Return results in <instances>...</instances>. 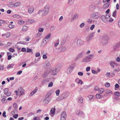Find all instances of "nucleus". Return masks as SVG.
I'll return each instance as SVG.
<instances>
[{
    "instance_id": "f257e3e1",
    "label": "nucleus",
    "mask_w": 120,
    "mask_h": 120,
    "mask_svg": "<svg viewBox=\"0 0 120 120\" xmlns=\"http://www.w3.org/2000/svg\"><path fill=\"white\" fill-rule=\"evenodd\" d=\"M94 55L93 54L90 55L88 56H86L83 58L82 60V62L83 63H88L91 61L94 57Z\"/></svg>"
},
{
    "instance_id": "f03ea898",
    "label": "nucleus",
    "mask_w": 120,
    "mask_h": 120,
    "mask_svg": "<svg viewBox=\"0 0 120 120\" xmlns=\"http://www.w3.org/2000/svg\"><path fill=\"white\" fill-rule=\"evenodd\" d=\"M49 6L48 5H46L45 6L42 14L43 15H46L48 14L49 10Z\"/></svg>"
},
{
    "instance_id": "7ed1b4c3",
    "label": "nucleus",
    "mask_w": 120,
    "mask_h": 120,
    "mask_svg": "<svg viewBox=\"0 0 120 120\" xmlns=\"http://www.w3.org/2000/svg\"><path fill=\"white\" fill-rule=\"evenodd\" d=\"M100 14L98 12H94L91 15V18L94 19H98L100 16Z\"/></svg>"
},
{
    "instance_id": "20e7f679",
    "label": "nucleus",
    "mask_w": 120,
    "mask_h": 120,
    "mask_svg": "<svg viewBox=\"0 0 120 120\" xmlns=\"http://www.w3.org/2000/svg\"><path fill=\"white\" fill-rule=\"evenodd\" d=\"M102 39L101 41V43L103 45H105L107 44L108 41L106 37H102Z\"/></svg>"
},
{
    "instance_id": "39448f33",
    "label": "nucleus",
    "mask_w": 120,
    "mask_h": 120,
    "mask_svg": "<svg viewBox=\"0 0 120 120\" xmlns=\"http://www.w3.org/2000/svg\"><path fill=\"white\" fill-rule=\"evenodd\" d=\"M85 55V53L84 51H82L80 52L76 58V60H77L83 57Z\"/></svg>"
},
{
    "instance_id": "423d86ee",
    "label": "nucleus",
    "mask_w": 120,
    "mask_h": 120,
    "mask_svg": "<svg viewBox=\"0 0 120 120\" xmlns=\"http://www.w3.org/2000/svg\"><path fill=\"white\" fill-rule=\"evenodd\" d=\"M94 34V33L93 32L89 34L86 37V40L87 41H89L91 40Z\"/></svg>"
},
{
    "instance_id": "0eeeda50",
    "label": "nucleus",
    "mask_w": 120,
    "mask_h": 120,
    "mask_svg": "<svg viewBox=\"0 0 120 120\" xmlns=\"http://www.w3.org/2000/svg\"><path fill=\"white\" fill-rule=\"evenodd\" d=\"M24 91L22 87H20L18 90V93L20 96L22 95L24 93Z\"/></svg>"
},
{
    "instance_id": "6e6552de",
    "label": "nucleus",
    "mask_w": 120,
    "mask_h": 120,
    "mask_svg": "<svg viewBox=\"0 0 120 120\" xmlns=\"http://www.w3.org/2000/svg\"><path fill=\"white\" fill-rule=\"evenodd\" d=\"M74 66L71 65L69 67L67 70V73L68 74H69L72 71L74 68Z\"/></svg>"
},
{
    "instance_id": "1a4fd4ad",
    "label": "nucleus",
    "mask_w": 120,
    "mask_h": 120,
    "mask_svg": "<svg viewBox=\"0 0 120 120\" xmlns=\"http://www.w3.org/2000/svg\"><path fill=\"white\" fill-rule=\"evenodd\" d=\"M110 17V16L106 15V16L102 15L101 16V20L104 22H106L107 20V19Z\"/></svg>"
},
{
    "instance_id": "9d476101",
    "label": "nucleus",
    "mask_w": 120,
    "mask_h": 120,
    "mask_svg": "<svg viewBox=\"0 0 120 120\" xmlns=\"http://www.w3.org/2000/svg\"><path fill=\"white\" fill-rule=\"evenodd\" d=\"M120 46V42H119L115 44L113 46V49L114 50H117L118 49Z\"/></svg>"
},
{
    "instance_id": "9b49d317",
    "label": "nucleus",
    "mask_w": 120,
    "mask_h": 120,
    "mask_svg": "<svg viewBox=\"0 0 120 120\" xmlns=\"http://www.w3.org/2000/svg\"><path fill=\"white\" fill-rule=\"evenodd\" d=\"M57 66L55 68L53 69L52 71V73L53 75H56L57 71L60 70V69H58L57 68Z\"/></svg>"
},
{
    "instance_id": "f8f14e48",
    "label": "nucleus",
    "mask_w": 120,
    "mask_h": 120,
    "mask_svg": "<svg viewBox=\"0 0 120 120\" xmlns=\"http://www.w3.org/2000/svg\"><path fill=\"white\" fill-rule=\"evenodd\" d=\"M51 100V98H45L43 101V103L45 105H47Z\"/></svg>"
},
{
    "instance_id": "ddd939ff",
    "label": "nucleus",
    "mask_w": 120,
    "mask_h": 120,
    "mask_svg": "<svg viewBox=\"0 0 120 120\" xmlns=\"http://www.w3.org/2000/svg\"><path fill=\"white\" fill-rule=\"evenodd\" d=\"M8 88H5L4 90V93L7 96H9L11 94V93L8 92Z\"/></svg>"
},
{
    "instance_id": "4468645a",
    "label": "nucleus",
    "mask_w": 120,
    "mask_h": 120,
    "mask_svg": "<svg viewBox=\"0 0 120 120\" xmlns=\"http://www.w3.org/2000/svg\"><path fill=\"white\" fill-rule=\"evenodd\" d=\"M68 96L67 94V93H64L61 96L59 97L60 98V100H61L66 98Z\"/></svg>"
},
{
    "instance_id": "2eb2a0df",
    "label": "nucleus",
    "mask_w": 120,
    "mask_h": 120,
    "mask_svg": "<svg viewBox=\"0 0 120 120\" xmlns=\"http://www.w3.org/2000/svg\"><path fill=\"white\" fill-rule=\"evenodd\" d=\"M83 44V41L81 40H78L77 42V44L78 46H80L82 45Z\"/></svg>"
},
{
    "instance_id": "dca6fc26",
    "label": "nucleus",
    "mask_w": 120,
    "mask_h": 120,
    "mask_svg": "<svg viewBox=\"0 0 120 120\" xmlns=\"http://www.w3.org/2000/svg\"><path fill=\"white\" fill-rule=\"evenodd\" d=\"M48 41L47 39H45V38L41 43V45L42 46H45L46 45V44L47 43Z\"/></svg>"
},
{
    "instance_id": "f3484780",
    "label": "nucleus",
    "mask_w": 120,
    "mask_h": 120,
    "mask_svg": "<svg viewBox=\"0 0 120 120\" xmlns=\"http://www.w3.org/2000/svg\"><path fill=\"white\" fill-rule=\"evenodd\" d=\"M95 9V6L93 5L90 6L89 7V10L90 11H94Z\"/></svg>"
},
{
    "instance_id": "a211bd4d",
    "label": "nucleus",
    "mask_w": 120,
    "mask_h": 120,
    "mask_svg": "<svg viewBox=\"0 0 120 120\" xmlns=\"http://www.w3.org/2000/svg\"><path fill=\"white\" fill-rule=\"evenodd\" d=\"M34 10V8L32 7H30L28 10V12L30 14H31L33 13Z\"/></svg>"
},
{
    "instance_id": "6ab92c4d",
    "label": "nucleus",
    "mask_w": 120,
    "mask_h": 120,
    "mask_svg": "<svg viewBox=\"0 0 120 120\" xmlns=\"http://www.w3.org/2000/svg\"><path fill=\"white\" fill-rule=\"evenodd\" d=\"M46 65L45 66V67L46 69H48L51 67V65L49 62H46L45 63Z\"/></svg>"
},
{
    "instance_id": "aec40b11",
    "label": "nucleus",
    "mask_w": 120,
    "mask_h": 120,
    "mask_svg": "<svg viewBox=\"0 0 120 120\" xmlns=\"http://www.w3.org/2000/svg\"><path fill=\"white\" fill-rule=\"evenodd\" d=\"M76 113L78 115H81L83 114V112L82 111H77L76 112Z\"/></svg>"
},
{
    "instance_id": "412c9836",
    "label": "nucleus",
    "mask_w": 120,
    "mask_h": 120,
    "mask_svg": "<svg viewBox=\"0 0 120 120\" xmlns=\"http://www.w3.org/2000/svg\"><path fill=\"white\" fill-rule=\"evenodd\" d=\"M109 3L107 2L106 4H105L104 6V8H108L109 6Z\"/></svg>"
},
{
    "instance_id": "4be33fe9",
    "label": "nucleus",
    "mask_w": 120,
    "mask_h": 120,
    "mask_svg": "<svg viewBox=\"0 0 120 120\" xmlns=\"http://www.w3.org/2000/svg\"><path fill=\"white\" fill-rule=\"evenodd\" d=\"M105 93L107 94H108L110 93H111V94H112V91L108 89L106 90H105Z\"/></svg>"
},
{
    "instance_id": "5701e85b",
    "label": "nucleus",
    "mask_w": 120,
    "mask_h": 120,
    "mask_svg": "<svg viewBox=\"0 0 120 120\" xmlns=\"http://www.w3.org/2000/svg\"><path fill=\"white\" fill-rule=\"evenodd\" d=\"M14 65L13 64H9L8 65V66L7 67V68L8 69H9L10 68H12Z\"/></svg>"
},
{
    "instance_id": "b1692460",
    "label": "nucleus",
    "mask_w": 120,
    "mask_h": 120,
    "mask_svg": "<svg viewBox=\"0 0 120 120\" xmlns=\"http://www.w3.org/2000/svg\"><path fill=\"white\" fill-rule=\"evenodd\" d=\"M78 17V15H77L75 14L74 16L72 17L71 19V20L72 21L73 20L75 19H76Z\"/></svg>"
},
{
    "instance_id": "393cba45",
    "label": "nucleus",
    "mask_w": 120,
    "mask_h": 120,
    "mask_svg": "<svg viewBox=\"0 0 120 120\" xmlns=\"http://www.w3.org/2000/svg\"><path fill=\"white\" fill-rule=\"evenodd\" d=\"M51 34L50 33H49L45 37V39L46 38L47 39V41H48L49 39L51 37Z\"/></svg>"
},
{
    "instance_id": "a878e982",
    "label": "nucleus",
    "mask_w": 120,
    "mask_h": 120,
    "mask_svg": "<svg viewBox=\"0 0 120 120\" xmlns=\"http://www.w3.org/2000/svg\"><path fill=\"white\" fill-rule=\"evenodd\" d=\"M83 98L82 97H80L79 98V103H82L83 102Z\"/></svg>"
},
{
    "instance_id": "bb28decb",
    "label": "nucleus",
    "mask_w": 120,
    "mask_h": 120,
    "mask_svg": "<svg viewBox=\"0 0 120 120\" xmlns=\"http://www.w3.org/2000/svg\"><path fill=\"white\" fill-rule=\"evenodd\" d=\"M104 91V89L103 88L99 89L98 91L99 93L101 94Z\"/></svg>"
},
{
    "instance_id": "cd10ccee",
    "label": "nucleus",
    "mask_w": 120,
    "mask_h": 120,
    "mask_svg": "<svg viewBox=\"0 0 120 120\" xmlns=\"http://www.w3.org/2000/svg\"><path fill=\"white\" fill-rule=\"evenodd\" d=\"M114 95L116 96L119 97L120 96V93L119 92H116L114 93Z\"/></svg>"
},
{
    "instance_id": "c85d7f7f",
    "label": "nucleus",
    "mask_w": 120,
    "mask_h": 120,
    "mask_svg": "<svg viewBox=\"0 0 120 120\" xmlns=\"http://www.w3.org/2000/svg\"><path fill=\"white\" fill-rule=\"evenodd\" d=\"M13 17L14 18H16L17 19H19L21 17V16L19 15L16 14L13 15Z\"/></svg>"
},
{
    "instance_id": "c756f323",
    "label": "nucleus",
    "mask_w": 120,
    "mask_h": 120,
    "mask_svg": "<svg viewBox=\"0 0 120 120\" xmlns=\"http://www.w3.org/2000/svg\"><path fill=\"white\" fill-rule=\"evenodd\" d=\"M28 22L30 23H33L35 22V20L34 19H29L28 21Z\"/></svg>"
},
{
    "instance_id": "7c9ffc66",
    "label": "nucleus",
    "mask_w": 120,
    "mask_h": 120,
    "mask_svg": "<svg viewBox=\"0 0 120 120\" xmlns=\"http://www.w3.org/2000/svg\"><path fill=\"white\" fill-rule=\"evenodd\" d=\"M21 2H17L14 4L15 7H17L19 6L21 4Z\"/></svg>"
},
{
    "instance_id": "2f4dec72",
    "label": "nucleus",
    "mask_w": 120,
    "mask_h": 120,
    "mask_svg": "<svg viewBox=\"0 0 120 120\" xmlns=\"http://www.w3.org/2000/svg\"><path fill=\"white\" fill-rule=\"evenodd\" d=\"M74 0H69L68 2V4L69 5H71L73 3Z\"/></svg>"
},
{
    "instance_id": "473e14b6",
    "label": "nucleus",
    "mask_w": 120,
    "mask_h": 120,
    "mask_svg": "<svg viewBox=\"0 0 120 120\" xmlns=\"http://www.w3.org/2000/svg\"><path fill=\"white\" fill-rule=\"evenodd\" d=\"M51 94L50 92H48L46 95L45 98H50L49 97L51 96Z\"/></svg>"
},
{
    "instance_id": "72a5a7b5",
    "label": "nucleus",
    "mask_w": 120,
    "mask_h": 120,
    "mask_svg": "<svg viewBox=\"0 0 120 120\" xmlns=\"http://www.w3.org/2000/svg\"><path fill=\"white\" fill-rule=\"evenodd\" d=\"M66 113L65 112H62V113L61 116L62 117H66Z\"/></svg>"
},
{
    "instance_id": "f704fd0d",
    "label": "nucleus",
    "mask_w": 120,
    "mask_h": 120,
    "mask_svg": "<svg viewBox=\"0 0 120 120\" xmlns=\"http://www.w3.org/2000/svg\"><path fill=\"white\" fill-rule=\"evenodd\" d=\"M27 27L26 26H24L22 28V30L23 31H26L27 30Z\"/></svg>"
},
{
    "instance_id": "c9c22d12",
    "label": "nucleus",
    "mask_w": 120,
    "mask_h": 120,
    "mask_svg": "<svg viewBox=\"0 0 120 120\" xmlns=\"http://www.w3.org/2000/svg\"><path fill=\"white\" fill-rule=\"evenodd\" d=\"M13 107L15 109H17L18 107V105L17 103H14L13 104Z\"/></svg>"
},
{
    "instance_id": "e433bc0d",
    "label": "nucleus",
    "mask_w": 120,
    "mask_h": 120,
    "mask_svg": "<svg viewBox=\"0 0 120 120\" xmlns=\"http://www.w3.org/2000/svg\"><path fill=\"white\" fill-rule=\"evenodd\" d=\"M55 108H52L51 110V112L52 114H53L55 111Z\"/></svg>"
},
{
    "instance_id": "4c0bfd02",
    "label": "nucleus",
    "mask_w": 120,
    "mask_h": 120,
    "mask_svg": "<svg viewBox=\"0 0 120 120\" xmlns=\"http://www.w3.org/2000/svg\"><path fill=\"white\" fill-rule=\"evenodd\" d=\"M24 22L21 20H19L18 22L19 24L20 25L23 24Z\"/></svg>"
},
{
    "instance_id": "58836bf2",
    "label": "nucleus",
    "mask_w": 120,
    "mask_h": 120,
    "mask_svg": "<svg viewBox=\"0 0 120 120\" xmlns=\"http://www.w3.org/2000/svg\"><path fill=\"white\" fill-rule=\"evenodd\" d=\"M17 112V110L16 109H14V110L12 111L11 112V114L12 115H14L15 113H16Z\"/></svg>"
},
{
    "instance_id": "ea45409f",
    "label": "nucleus",
    "mask_w": 120,
    "mask_h": 120,
    "mask_svg": "<svg viewBox=\"0 0 120 120\" xmlns=\"http://www.w3.org/2000/svg\"><path fill=\"white\" fill-rule=\"evenodd\" d=\"M1 101L3 103H6L7 102V100L5 98H2Z\"/></svg>"
},
{
    "instance_id": "a19ab883",
    "label": "nucleus",
    "mask_w": 120,
    "mask_h": 120,
    "mask_svg": "<svg viewBox=\"0 0 120 120\" xmlns=\"http://www.w3.org/2000/svg\"><path fill=\"white\" fill-rule=\"evenodd\" d=\"M56 28V27L54 26H52L50 28V30L51 31H53Z\"/></svg>"
},
{
    "instance_id": "79ce46f5",
    "label": "nucleus",
    "mask_w": 120,
    "mask_h": 120,
    "mask_svg": "<svg viewBox=\"0 0 120 120\" xmlns=\"http://www.w3.org/2000/svg\"><path fill=\"white\" fill-rule=\"evenodd\" d=\"M60 91L59 90H58L56 91L55 93H56V96H58L59 95Z\"/></svg>"
},
{
    "instance_id": "37998d69",
    "label": "nucleus",
    "mask_w": 120,
    "mask_h": 120,
    "mask_svg": "<svg viewBox=\"0 0 120 120\" xmlns=\"http://www.w3.org/2000/svg\"><path fill=\"white\" fill-rule=\"evenodd\" d=\"M48 73L47 72H45L43 74L42 76L43 77H45L47 75Z\"/></svg>"
},
{
    "instance_id": "c03bdc74",
    "label": "nucleus",
    "mask_w": 120,
    "mask_h": 120,
    "mask_svg": "<svg viewBox=\"0 0 120 120\" xmlns=\"http://www.w3.org/2000/svg\"><path fill=\"white\" fill-rule=\"evenodd\" d=\"M96 96L97 99H99L101 97V95L99 94H97L96 95Z\"/></svg>"
},
{
    "instance_id": "a18cd8bd",
    "label": "nucleus",
    "mask_w": 120,
    "mask_h": 120,
    "mask_svg": "<svg viewBox=\"0 0 120 120\" xmlns=\"http://www.w3.org/2000/svg\"><path fill=\"white\" fill-rule=\"evenodd\" d=\"M53 85V83L52 82H50L48 85V87H51Z\"/></svg>"
},
{
    "instance_id": "49530a36",
    "label": "nucleus",
    "mask_w": 120,
    "mask_h": 120,
    "mask_svg": "<svg viewBox=\"0 0 120 120\" xmlns=\"http://www.w3.org/2000/svg\"><path fill=\"white\" fill-rule=\"evenodd\" d=\"M38 89L37 87H36L35 89L32 92L34 93V94H35L37 91Z\"/></svg>"
},
{
    "instance_id": "de8ad7c7",
    "label": "nucleus",
    "mask_w": 120,
    "mask_h": 120,
    "mask_svg": "<svg viewBox=\"0 0 120 120\" xmlns=\"http://www.w3.org/2000/svg\"><path fill=\"white\" fill-rule=\"evenodd\" d=\"M8 26L10 28H12L14 27V25H13L11 24H9Z\"/></svg>"
},
{
    "instance_id": "09e8293b",
    "label": "nucleus",
    "mask_w": 120,
    "mask_h": 120,
    "mask_svg": "<svg viewBox=\"0 0 120 120\" xmlns=\"http://www.w3.org/2000/svg\"><path fill=\"white\" fill-rule=\"evenodd\" d=\"M8 6L10 8H13L15 7L14 4H10Z\"/></svg>"
},
{
    "instance_id": "8fccbe9b",
    "label": "nucleus",
    "mask_w": 120,
    "mask_h": 120,
    "mask_svg": "<svg viewBox=\"0 0 120 120\" xmlns=\"http://www.w3.org/2000/svg\"><path fill=\"white\" fill-rule=\"evenodd\" d=\"M10 33H8L7 34H5L6 35V37L7 38H8L10 36Z\"/></svg>"
},
{
    "instance_id": "3c124183",
    "label": "nucleus",
    "mask_w": 120,
    "mask_h": 120,
    "mask_svg": "<svg viewBox=\"0 0 120 120\" xmlns=\"http://www.w3.org/2000/svg\"><path fill=\"white\" fill-rule=\"evenodd\" d=\"M110 84L109 83H106L105 84V86L106 87H109L110 86Z\"/></svg>"
},
{
    "instance_id": "603ef678",
    "label": "nucleus",
    "mask_w": 120,
    "mask_h": 120,
    "mask_svg": "<svg viewBox=\"0 0 120 120\" xmlns=\"http://www.w3.org/2000/svg\"><path fill=\"white\" fill-rule=\"evenodd\" d=\"M66 49V47H64L62 48L61 49V51L63 52H64L65 51Z\"/></svg>"
},
{
    "instance_id": "864d4df0",
    "label": "nucleus",
    "mask_w": 120,
    "mask_h": 120,
    "mask_svg": "<svg viewBox=\"0 0 120 120\" xmlns=\"http://www.w3.org/2000/svg\"><path fill=\"white\" fill-rule=\"evenodd\" d=\"M40 55V54L38 52H37L36 53L35 56L36 57H39Z\"/></svg>"
},
{
    "instance_id": "5fc2aeb1",
    "label": "nucleus",
    "mask_w": 120,
    "mask_h": 120,
    "mask_svg": "<svg viewBox=\"0 0 120 120\" xmlns=\"http://www.w3.org/2000/svg\"><path fill=\"white\" fill-rule=\"evenodd\" d=\"M95 27V25L94 24L92 25L90 27V29L91 30H93Z\"/></svg>"
},
{
    "instance_id": "6e6d98bb",
    "label": "nucleus",
    "mask_w": 120,
    "mask_h": 120,
    "mask_svg": "<svg viewBox=\"0 0 120 120\" xmlns=\"http://www.w3.org/2000/svg\"><path fill=\"white\" fill-rule=\"evenodd\" d=\"M43 28H39L38 31L40 32H42L43 31Z\"/></svg>"
},
{
    "instance_id": "4d7b16f0",
    "label": "nucleus",
    "mask_w": 120,
    "mask_h": 120,
    "mask_svg": "<svg viewBox=\"0 0 120 120\" xmlns=\"http://www.w3.org/2000/svg\"><path fill=\"white\" fill-rule=\"evenodd\" d=\"M42 57L45 60L47 58V56L45 54L43 55Z\"/></svg>"
},
{
    "instance_id": "13d9d810",
    "label": "nucleus",
    "mask_w": 120,
    "mask_h": 120,
    "mask_svg": "<svg viewBox=\"0 0 120 120\" xmlns=\"http://www.w3.org/2000/svg\"><path fill=\"white\" fill-rule=\"evenodd\" d=\"M34 113L32 112L28 114L27 116H30L32 115H34Z\"/></svg>"
},
{
    "instance_id": "bf43d9fd",
    "label": "nucleus",
    "mask_w": 120,
    "mask_h": 120,
    "mask_svg": "<svg viewBox=\"0 0 120 120\" xmlns=\"http://www.w3.org/2000/svg\"><path fill=\"white\" fill-rule=\"evenodd\" d=\"M66 117H62L61 116V120H65Z\"/></svg>"
},
{
    "instance_id": "052dcab7",
    "label": "nucleus",
    "mask_w": 120,
    "mask_h": 120,
    "mask_svg": "<svg viewBox=\"0 0 120 120\" xmlns=\"http://www.w3.org/2000/svg\"><path fill=\"white\" fill-rule=\"evenodd\" d=\"M26 41H29L30 38L28 36L26 38H25Z\"/></svg>"
},
{
    "instance_id": "680f3d73",
    "label": "nucleus",
    "mask_w": 120,
    "mask_h": 120,
    "mask_svg": "<svg viewBox=\"0 0 120 120\" xmlns=\"http://www.w3.org/2000/svg\"><path fill=\"white\" fill-rule=\"evenodd\" d=\"M6 112L5 111H4L3 112V114H2L3 116L4 117H6Z\"/></svg>"
},
{
    "instance_id": "e2e57ef3",
    "label": "nucleus",
    "mask_w": 120,
    "mask_h": 120,
    "mask_svg": "<svg viewBox=\"0 0 120 120\" xmlns=\"http://www.w3.org/2000/svg\"><path fill=\"white\" fill-rule=\"evenodd\" d=\"M59 40H58L57 41V42L55 44L54 46L55 47H56L59 44Z\"/></svg>"
},
{
    "instance_id": "0e129e2a",
    "label": "nucleus",
    "mask_w": 120,
    "mask_h": 120,
    "mask_svg": "<svg viewBox=\"0 0 120 120\" xmlns=\"http://www.w3.org/2000/svg\"><path fill=\"white\" fill-rule=\"evenodd\" d=\"M27 51L28 52H31L32 51L31 49L28 48H27Z\"/></svg>"
},
{
    "instance_id": "69168bd1",
    "label": "nucleus",
    "mask_w": 120,
    "mask_h": 120,
    "mask_svg": "<svg viewBox=\"0 0 120 120\" xmlns=\"http://www.w3.org/2000/svg\"><path fill=\"white\" fill-rule=\"evenodd\" d=\"M84 23H82L80 25V26L81 28H82L84 26Z\"/></svg>"
},
{
    "instance_id": "338daca9",
    "label": "nucleus",
    "mask_w": 120,
    "mask_h": 120,
    "mask_svg": "<svg viewBox=\"0 0 120 120\" xmlns=\"http://www.w3.org/2000/svg\"><path fill=\"white\" fill-rule=\"evenodd\" d=\"M78 74L79 75L82 76L83 75V73L81 72H80L78 73Z\"/></svg>"
},
{
    "instance_id": "774afa93",
    "label": "nucleus",
    "mask_w": 120,
    "mask_h": 120,
    "mask_svg": "<svg viewBox=\"0 0 120 120\" xmlns=\"http://www.w3.org/2000/svg\"><path fill=\"white\" fill-rule=\"evenodd\" d=\"M9 50L10 51L12 52H13L14 51V49H13L12 48H10L9 49Z\"/></svg>"
}]
</instances>
